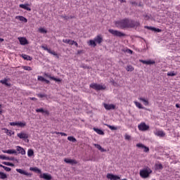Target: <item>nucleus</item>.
Here are the masks:
<instances>
[{
    "label": "nucleus",
    "mask_w": 180,
    "mask_h": 180,
    "mask_svg": "<svg viewBox=\"0 0 180 180\" xmlns=\"http://www.w3.org/2000/svg\"><path fill=\"white\" fill-rule=\"evenodd\" d=\"M115 26L119 29H129L134 27H139L140 22L129 18L122 19L115 22Z\"/></svg>",
    "instance_id": "f257e3e1"
},
{
    "label": "nucleus",
    "mask_w": 180,
    "mask_h": 180,
    "mask_svg": "<svg viewBox=\"0 0 180 180\" xmlns=\"http://www.w3.org/2000/svg\"><path fill=\"white\" fill-rule=\"evenodd\" d=\"M153 173V170L150 169V167H145L140 170L139 175L141 178H143V179H146V178H148L150 176V174Z\"/></svg>",
    "instance_id": "f03ea898"
},
{
    "label": "nucleus",
    "mask_w": 180,
    "mask_h": 180,
    "mask_svg": "<svg viewBox=\"0 0 180 180\" xmlns=\"http://www.w3.org/2000/svg\"><path fill=\"white\" fill-rule=\"evenodd\" d=\"M108 32L109 33L112 34V36H116L117 37H124V36H126V34L120 31H117L112 29L108 30Z\"/></svg>",
    "instance_id": "7ed1b4c3"
},
{
    "label": "nucleus",
    "mask_w": 180,
    "mask_h": 180,
    "mask_svg": "<svg viewBox=\"0 0 180 180\" xmlns=\"http://www.w3.org/2000/svg\"><path fill=\"white\" fill-rule=\"evenodd\" d=\"M89 86L90 88H91L92 89H95L96 91H102L103 89H106V86L98 84L96 83L91 84Z\"/></svg>",
    "instance_id": "20e7f679"
},
{
    "label": "nucleus",
    "mask_w": 180,
    "mask_h": 180,
    "mask_svg": "<svg viewBox=\"0 0 180 180\" xmlns=\"http://www.w3.org/2000/svg\"><path fill=\"white\" fill-rule=\"evenodd\" d=\"M138 129L140 131H147L150 129V126L147 125L146 122H141L138 125Z\"/></svg>",
    "instance_id": "39448f33"
},
{
    "label": "nucleus",
    "mask_w": 180,
    "mask_h": 180,
    "mask_svg": "<svg viewBox=\"0 0 180 180\" xmlns=\"http://www.w3.org/2000/svg\"><path fill=\"white\" fill-rule=\"evenodd\" d=\"M17 136L21 140H27V139H29V134L25 131L17 134Z\"/></svg>",
    "instance_id": "423d86ee"
},
{
    "label": "nucleus",
    "mask_w": 180,
    "mask_h": 180,
    "mask_svg": "<svg viewBox=\"0 0 180 180\" xmlns=\"http://www.w3.org/2000/svg\"><path fill=\"white\" fill-rule=\"evenodd\" d=\"M10 126H18V127H25V126H26V122H10Z\"/></svg>",
    "instance_id": "0eeeda50"
},
{
    "label": "nucleus",
    "mask_w": 180,
    "mask_h": 180,
    "mask_svg": "<svg viewBox=\"0 0 180 180\" xmlns=\"http://www.w3.org/2000/svg\"><path fill=\"white\" fill-rule=\"evenodd\" d=\"M107 179L110 180H119L120 179V176L115 175L113 174L108 173L107 174Z\"/></svg>",
    "instance_id": "6e6552de"
},
{
    "label": "nucleus",
    "mask_w": 180,
    "mask_h": 180,
    "mask_svg": "<svg viewBox=\"0 0 180 180\" xmlns=\"http://www.w3.org/2000/svg\"><path fill=\"white\" fill-rule=\"evenodd\" d=\"M64 162H66V164H70L71 165H75L78 164V162L76 160L69 158H65Z\"/></svg>",
    "instance_id": "1a4fd4ad"
},
{
    "label": "nucleus",
    "mask_w": 180,
    "mask_h": 180,
    "mask_svg": "<svg viewBox=\"0 0 180 180\" xmlns=\"http://www.w3.org/2000/svg\"><path fill=\"white\" fill-rule=\"evenodd\" d=\"M140 63H142V64H146V65H153V64H155V61L153 60H140Z\"/></svg>",
    "instance_id": "9d476101"
},
{
    "label": "nucleus",
    "mask_w": 180,
    "mask_h": 180,
    "mask_svg": "<svg viewBox=\"0 0 180 180\" xmlns=\"http://www.w3.org/2000/svg\"><path fill=\"white\" fill-rule=\"evenodd\" d=\"M18 40H19L20 44H21V46H26V44H29L27 39L25 37H18Z\"/></svg>",
    "instance_id": "9b49d317"
},
{
    "label": "nucleus",
    "mask_w": 180,
    "mask_h": 180,
    "mask_svg": "<svg viewBox=\"0 0 180 180\" xmlns=\"http://www.w3.org/2000/svg\"><path fill=\"white\" fill-rule=\"evenodd\" d=\"M136 147H138L139 148H143L144 153H148V151H150V148H148V147L144 146L143 143H137Z\"/></svg>",
    "instance_id": "f8f14e48"
},
{
    "label": "nucleus",
    "mask_w": 180,
    "mask_h": 180,
    "mask_svg": "<svg viewBox=\"0 0 180 180\" xmlns=\"http://www.w3.org/2000/svg\"><path fill=\"white\" fill-rule=\"evenodd\" d=\"M103 106L106 110H111V109H115L116 106L114 104H107L104 103Z\"/></svg>",
    "instance_id": "ddd939ff"
},
{
    "label": "nucleus",
    "mask_w": 180,
    "mask_h": 180,
    "mask_svg": "<svg viewBox=\"0 0 180 180\" xmlns=\"http://www.w3.org/2000/svg\"><path fill=\"white\" fill-rule=\"evenodd\" d=\"M17 172H18L19 174H22V175H26V176H32V174L25 172L24 170H22V169H16Z\"/></svg>",
    "instance_id": "4468645a"
},
{
    "label": "nucleus",
    "mask_w": 180,
    "mask_h": 180,
    "mask_svg": "<svg viewBox=\"0 0 180 180\" xmlns=\"http://www.w3.org/2000/svg\"><path fill=\"white\" fill-rule=\"evenodd\" d=\"M20 8H21L22 9H25V11H29L30 12V11H32V8H30V4H20L19 5Z\"/></svg>",
    "instance_id": "2eb2a0df"
},
{
    "label": "nucleus",
    "mask_w": 180,
    "mask_h": 180,
    "mask_svg": "<svg viewBox=\"0 0 180 180\" xmlns=\"http://www.w3.org/2000/svg\"><path fill=\"white\" fill-rule=\"evenodd\" d=\"M94 41L98 44H101V43L103 41V38L102 37V35H97L96 37H94Z\"/></svg>",
    "instance_id": "dca6fc26"
},
{
    "label": "nucleus",
    "mask_w": 180,
    "mask_h": 180,
    "mask_svg": "<svg viewBox=\"0 0 180 180\" xmlns=\"http://www.w3.org/2000/svg\"><path fill=\"white\" fill-rule=\"evenodd\" d=\"M39 178H42L43 179H46V180H51V175L44 173L39 176Z\"/></svg>",
    "instance_id": "f3484780"
},
{
    "label": "nucleus",
    "mask_w": 180,
    "mask_h": 180,
    "mask_svg": "<svg viewBox=\"0 0 180 180\" xmlns=\"http://www.w3.org/2000/svg\"><path fill=\"white\" fill-rule=\"evenodd\" d=\"M16 148L17 151H18V153L22 155H25L26 154V150H25V149L21 146H16Z\"/></svg>",
    "instance_id": "a211bd4d"
},
{
    "label": "nucleus",
    "mask_w": 180,
    "mask_h": 180,
    "mask_svg": "<svg viewBox=\"0 0 180 180\" xmlns=\"http://www.w3.org/2000/svg\"><path fill=\"white\" fill-rule=\"evenodd\" d=\"M15 19L20 20V22H24V23H27V19L22 15H17Z\"/></svg>",
    "instance_id": "6ab92c4d"
},
{
    "label": "nucleus",
    "mask_w": 180,
    "mask_h": 180,
    "mask_svg": "<svg viewBox=\"0 0 180 180\" xmlns=\"http://www.w3.org/2000/svg\"><path fill=\"white\" fill-rule=\"evenodd\" d=\"M139 100L141 101V102H143V105H145V106H148L149 105V102H148V99H146L143 97H140L139 98Z\"/></svg>",
    "instance_id": "aec40b11"
},
{
    "label": "nucleus",
    "mask_w": 180,
    "mask_h": 180,
    "mask_svg": "<svg viewBox=\"0 0 180 180\" xmlns=\"http://www.w3.org/2000/svg\"><path fill=\"white\" fill-rule=\"evenodd\" d=\"M45 77H47V78H50V79H53V81H56V82H61V79H57L54 77H51V75H50L45 73Z\"/></svg>",
    "instance_id": "412c9836"
},
{
    "label": "nucleus",
    "mask_w": 180,
    "mask_h": 180,
    "mask_svg": "<svg viewBox=\"0 0 180 180\" xmlns=\"http://www.w3.org/2000/svg\"><path fill=\"white\" fill-rule=\"evenodd\" d=\"M93 130L94 131H96V133H97V134H100V136H103V135H105V132H103V131H102V129H98V128H93Z\"/></svg>",
    "instance_id": "4be33fe9"
},
{
    "label": "nucleus",
    "mask_w": 180,
    "mask_h": 180,
    "mask_svg": "<svg viewBox=\"0 0 180 180\" xmlns=\"http://www.w3.org/2000/svg\"><path fill=\"white\" fill-rule=\"evenodd\" d=\"M95 147L99 150L100 151H101V153H106V149L102 148V146H101V145L99 144H94Z\"/></svg>",
    "instance_id": "5701e85b"
},
{
    "label": "nucleus",
    "mask_w": 180,
    "mask_h": 180,
    "mask_svg": "<svg viewBox=\"0 0 180 180\" xmlns=\"http://www.w3.org/2000/svg\"><path fill=\"white\" fill-rule=\"evenodd\" d=\"M3 153H4V154H16V151L15 150H3Z\"/></svg>",
    "instance_id": "b1692460"
},
{
    "label": "nucleus",
    "mask_w": 180,
    "mask_h": 180,
    "mask_svg": "<svg viewBox=\"0 0 180 180\" xmlns=\"http://www.w3.org/2000/svg\"><path fill=\"white\" fill-rule=\"evenodd\" d=\"M21 57L24 59V60H27V61H32V57H30L28 55L26 54H22Z\"/></svg>",
    "instance_id": "393cba45"
},
{
    "label": "nucleus",
    "mask_w": 180,
    "mask_h": 180,
    "mask_svg": "<svg viewBox=\"0 0 180 180\" xmlns=\"http://www.w3.org/2000/svg\"><path fill=\"white\" fill-rule=\"evenodd\" d=\"M89 46H92L93 47H96V42L95 39H90L88 42Z\"/></svg>",
    "instance_id": "a878e982"
},
{
    "label": "nucleus",
    "mask_w": 180,
    "mask_h": 180,
    "mask_svg": "<svg viewBox=\"0 0 180 180\" xmlns=\"http://www.w3.org/2000/svg\"><path fill=\"white\" fill-rule=\"evenodd\" d=\"M30 171H33L34 172H37V174H41V170L37 167H30Z\"/></svg>",
    "instance_id": "bb28decb"
},
{
    "label": "nucleus",
    "mask_w": 180,
    "mask_h": 180,
    "mask_svg": "<svg viewBox=\"0 0 180 180\" xmlns=\"http://www.w3.org/2000/svg\"><path fill=\"white\" fill-rule=\"evenodd\" d=\"M0 160H7L8 161H13V158H11L9 157H6L4 155H0Z\"/></svg>",
    "instance_id": "cd10ccee"
},
{
    "label": "nucleus",
    "mask_w": 180,
    "mask_h": 180,
    "mask_svg": "<svg viewBox=\"0 0 180 180\" xmlns=\"http://www.w3.org/2000/svg\"><path fill=\"white\" fill-rule=\"evenodd\" d=\"M0 83L3 84L4 85H6V86H11V84L8 83V79H4L3 80H1Z\"/></svg>",
    "instance_id": "c85d7f7f"
},
{
    "label": "nucleus",
    "mask_w": 180,
    "mask_h": 180,
    "mask_svg": "<svg viewBox=\"0 0 180 180\" xmlns=\"http://www.w3.org/2000/svg\"><path fill=\"white\" fill-rule=\"evenodd\" d=\"M38 32L42 34H46L47 33V30H46L44 27H39Z\"/></svg>",
    "instance_id": "c756f323"
},
{
    "label": "nucleus",
    "mask_w": 180,
    "mask_h": 180,
    "mask_svg": "<svg viewBox=\"0 0 180 180\" xmlns=\"http://www.w3.org/2000/svg\"><path fill=\"white\" fill-rule=\"evenodd\" d=\"M134 105L138 108L139 109H144V107H143V105H141L138 101H134Z\"/></svg>",
    "instance_id": "7c9ffc66"
},
{
    "label": "nucleus",
    "mask_w": 180,
    "mask_h": 180,
    "mask_svg": "<svg viewBox=\"0 0 180 180\" xmlns=\"http://www.w3.org/2000/svg\"><path fill=\"white\" fill-rule=\"evenodd\" d=\"M145 29H148V30H152V32H158L157 28L153 27L145 26Z\"/></svg>",
    "instance_id": "2f4dec72"
},
{
    "label": "nucleus",
    "mask_w": 180,
    "mask_h": 180,
    "mask_svg": "<svg viewBox=\"0 0 180 180\" xmlns=\"http://www.w3.org/2000/svg\"><path fill=\"white\" fill-rule=\"evenodd\" d=\"M6 178H8V176L6 175V174L0 172V179H6Z\"/></svg>",
    "instance_id": "473e14b6"
},
{
    "label": "nucleus",
    "mask_w": 180,
    "mask_h": 180,
    "mask_svg": "<svg viewBox=\"0 0 180 180\" xmlns=\"http://www.w3.org/2000/svg\"><path fill=\"white\" fill-rule=\"evenodd\" d=\"M27 155L28 157H33V155H34V152L33 151V150L29 149L27 150Z\"/></svg>",
    "instance_id": "72a5a7b5"
},
{
    "label": "nucleus",
    "mask_w": 180,
    "mask_h": 180,
    "mask_svg": "<svg viewBox=\"0 0 180 180\" xmlns=\"http://www.w3.org/2000/svg\"><path fill=\"white\" fill-rule=\"evenodd\" d=\"M68 140L69 141H72V143H75L77 142V139L75 138H74V136H68Z\"/></svg>",
    "instance_id": "f704fd0d"
},
{
    "label": "nucleus",
    "mask_w": 180,
    "mask_h": 180,
    "mask_svg": "<svg viewBox=\"0 0 180 180\" xmlns=\"http://www.w3.org/2000/svg\"><path fill=\"white\" fill-rule=\"evenodd\" d=\"M105 126H107V127H108V129H110V130H117V127H113L112 125H109L108 124H105Z\"/></svg>",
    "instance_id": "c9c22d12"
},
{
    "label": "nucleus",
    "mask_w": 180,
    "mask_h": 180,
    "mask_svg": "<svg viewBox=\"0 0 180 180\" xmlns=\"http://www.w3.org/2000/svg\"><path fill=\"white\" fill-rule=\"evenodd\" d=\"M2 164H4V165H8V167H15L13 163H11L9 162H3Z\"/></svg>",
    "instance_id": "e433bc0d"
},
{
    "label": "nucleus",
    "mask_w": 180,
    "mask_h": 180,
    "mask_svg": "<svg viewBox=\"0 0 180 180\" xmlns=\"http://www.w3.org/2000/svg\"><path fill=\"white\" fill-rule=\"evenodd\" d=\"M167 75L168 77H175V75H176V72H175L174 71L169 72H167Z\"/></svg>",
    "instance_id": "4c0bfd02"
},
{
    "label": "nucleus",
    "mask_w": 180,
    "mask_h": 180,
    "mask_svg": "<svg viewBox=\"0 0 180 180\" xmlns=\"http://www.w3.org/2000/svg\"><path fill=\"white\" fill-rule=\"evenodd\" d=\"M3 130H5V133L7 134V136H12V132L9 131V129L4 128Z\"/></svg>",
    "instance_id": "58836bf2"
},
{
    "label": "nucleus",
    "mask_w": 180,
    "mask_h": 180,
    "mask_svg": "<svg viewBox=\"0 0 180 180\" xmlns=\"http://www.w3.org/2000/svg\"><path fill=\"white\" fill-rule=\"evenodd\" d=\"M49 54H52V56H55L56 57H57V58H58V54H57V53L54 51H51V49L49 51Z\"/></svg>",
    "instance_id": "ea45409f"
},
{
    "label": "nucleus",
    "mask_w": 180,
    "mask_h": 180,
    "mask_svg": "<svg viewBox=\"0 0 180 180\" xmlns=\"http://www.w3.org/2000/svg\"><path fill=\"white\" fill-rule=\"evenodd\" d=\"M127 71H128V72L134 71V68H133V66H131V65H128L127 67Z\"/></svg>",
    "instance_id": "a19ab883"
},
{
    "label": "nucleus",
    "mask_w": 180,
    "mask_h": 180,
    "mask_svg": "<svg viewBox=\"0 0 180 180\" xmlns=\"http://www.w3.org/2000/svg\"><path fill=\"white\" fill-rule=\"evenodd\" d=\"M158 136H159V137H165V132H164L162 131H159Z\"/></svg>",
    "instance_id": "79ce46f5"
},
{
    "label": "nucleus",
    "mask_w": 180,
    "mask_h": 180,
    "mask_svg": "<svg viewBox=\"0 0 180 180\" xmlns=\"http://www.w3.org/2000/svg\"><path fill=\"white\" fill-rule=\"evenodd\" d=\"M23 70H25V71H32V68L30 66H23Z\"/></svg>",
    "instance_id": "37998d69"
},
{
    "label": "nucleus",
    "mask_w": 180,
    "mask_h": 180,
    "mask_svg": "<svg viewBox=\"0 0 180 180\" xmlns=\"http://www.w3.org/2000/svg\"><path fill=\"white\" fill-rule=\"evenodd\" d=\"M37 96H38V98H47V95L41 94H37Z\"/></svg>",
    "instance_id": "c03bdc74"
},
{
    "label": "nucleus",
    "mask_w": 180,
    "mask_h": 180,
    "mask_svg": "<svg viewBox=\"0 0 180 180\" xmlns=\"http://www.w3.org/2000/svg\"><path fill=\"white\" fill-rule=\"evenodd\" d=\"M38 81H41V82H44V81H46V79L42 76H38Z\"/></svg>",
    "instance_id": "a18cd8bd"
},
{
    "label": "nucleus",
    "mask_w": 180,
    "mask_h": 180,
    "mask_svg": "<svg viewBox=\"0 0 180 180\" xmlns=\"http://www.w3.org/2000/svg\"><path fill=\"white\" fill-rule=\"evenodd\" d=\"M54 134H60L61 136H67V134H65L64 132H57V131H55Z\"/></svg>",
    "instance_id": "49530a36"
},
{
    "label": "nucleus",
    "mask_w": 180,
    "mask_h": 180,
    "mask_svg": "<svg viewBox=\"0 0 180 180\" xmlns=\"http://www.w3.org/2000/svg\"><path fill=\"white\" fill-rule=\"evenodd\" d=\"M36 112L37 113L40 112V113H43L44 112V110L43 108H38L36 110Z\"/></svg>",
    "instance_id": "de8ad7c7"
},
{
    "label": "nucleus",
    "mask_w": 180,
    "mask_h": 180,
    "mask_svg": "<svg viewBox=\"0 0 180 180\" xmlns=\"http://www.w3.org/2000/svg\"><path fill=\"white\" fill-rule=\"evenodd\" d=\"M124 138H125V140H130V139H131V136H130V135L127 134H125Z\"/></svg>",
    "instance_id": "09e8293b"
},
{
    "label": "nucleus",
    "mask_w": 180,
    "mask_h": 180,
    "mask_svg": "<svg viewBox=\"0 0 180 180\" xmlns=\"http://www.w3.org/2000/svg\"><path fill=\"white\" fill-rule=\"evenodd\" d=\"M70 41H71V39H63V42L66 43V44H69Z\"/></svg>",
    "instance_id": "8fccbe9b"
},
{
    "label": "nucleus",
    "mask_w": 180,
    "mask_h": 180,
    "mask_svg": "<svg viewBox=\"0 0 180 180\" xmlns=\"http://www.w3.org/2000/svg\"><path fill=\"white\" fill-rule=\"evenodd\" d=\"M4 169L7 172H10V171H11L12 169H11V167H8L5 166Z\"/></svg>",
    "instance_id": "3c124183"
},
{
    "label": "nucleus",
    "mask_w": 180,
    "mask_h": 180,
    "mask_svg": "<svg viewBox=\"0 0 180 180\" xmlns=\"http://www.w3.org/2000/svg\"><path fill=\"white\" fill-rule=\"evenodd\" d=\"M42 49L47 51L48 53L50 51V49H49L47 46H42Z\"/></svg>",
    "instance_id": "603ef678"
},
{
    "label": "nucleus",
    "mask_w": 180,
    "mask_h": 180,
    "mask_svg": "<svg viewBox=\"0 0 180 180\" xmlns=\"http://www.w3.org/2000/svg\"><path fill=\"white\" fill-rule=\"evenodd\" d=\"M126 52H127V53H129V54H133V51H132L131 49H127L126 50Z\"/></svg>",
    "instance_id": "864d4df0"
},
{
    "label": "nucleus",
    "mask_w": 180,
    "mask_h": 180,
    "mask_svg": "<svg viewBox=\"0 0 180 180\" xmlns=\"http://www.w3.org/2000/svg\"><path fill=\"white\" fill-rule=\"evenodd\" d=\"M43 113H45V115H47V116L50 115V112H49V110H44Z\"/></svg>",
    "instance_id": "5fc2aeb1"
},
{
    "label": "nucleus",
    "mask_w": 180,
    "mask_h": 180,
    "mask_svg": "<svg viewBox=\"0 0 180 180\" xmlns=\"http://www.w3.org/2000/svg\"><path fill=\"white\" fill-rule=\"evenodd\" d=\"M131 5H137L136 1H130Z\"/></svg>",
    "instance_id": "6e6d98bb"
},
{
    "label": "nucleus",
    "mask_w": 180,
    "mask_h": 180,
    "mask_svg": "<svg viewBox=\"0 0 180 180\" xmlns=\"http://www.w3.org/2000/svg\"><path fill=\"white\" fill-rule=\"evenodd\" d=\"M74 43H75V41L70 40L69 44H70V46H73Z\"/></svg>",
    "instance_id": "4d7b16f0"
},
{
    "label": "nucleus",
    "mask_w": 180,
    "mask_h": 180,
    "mask_svg": "<svg viewBox=\"0 0 180 180\" xmlns=\"http://www.w3.org/2000/svg\"><path fill=\"white\" fill-rule=\"evenodd\" d=\"M44 82H46V84H50V81L46 79L45 80H44Z\"/></svg>",
    "instance_id": "13d9d810"
},
{
    "label": "nucleus",
    "mask_w": 180,
    "mask_h": 180,
    "mask_svg": "<svg viewBox=\"0 0 180 180\" xmlns=\"http://www.w3.org/2000/svg\"><path fill=\"white\" fill-rule=\"evenodd\" d=\"M121 4L126 3V0H118Z\"/></svg>",
    "instance_id": "bf43d9fd"
},
{
    "label": "nucleus",
    "mask_w": 180,
    "mask_h": 180,
    "mask_svg": "<svg viewBox=\"0 0 180 180\" xmlns=\"http://www.w3.org/2000/svg\"><path fill=\"white\" fill-rule=\"evenodd\" d=\"M31 101H37V98H34V97H32L30 98Z\"/></svg>",
    "instance_id": "052dcab7"
},
{
    "label": "nucleus",
    "mask_w": 180,
    "mask_h": 180,
    "mask_svg": "<svg viewBox=\"0 0 180 180\" xmlns=\"http://www.w3.org/2000/svg\"><path fill=\"white\" fill-rule=\"evenodd\" d=\"M161 168H162V165L161 164H159L158 165V169H161Z\"/></svg>",
    "instance_id": "680f3d73"
},
{
    "label": "nucleus",
    "mask_w": 180,
    "mask_h": 180,
    "mask_svg": "<svg viewBox=\"0 0 180 180\" xmlns=\"http://www.w3.org/2000/svg\"><path fill=\"white\" fill-rule=\"evenodd\" d=\"M74 44L76 47H78V43H77V41H75Z\"/></svg>",
    "instance_id": "e2e57ef3"
},
{
    "label": "nucleus",
    "mask_w": 180,
    "mask_h": 180,
    "mask_svg": "<svg viewBox=\"0 0 180 180\" xmlns=\"http://www.w3.org/2000/svg\"><path fill=\"white\" fill-rule=\"evenodd\" d=\"M176 108H180V104H176Z\"/></svg>",
    "instance_id": "0e129e2a"
},
{
    "label": "nucleus",
    "mask_w": 180,
    "mask_h": 180,
    "mask_svg": "<svg viewBox=\"0 0 180 180\" xmlns=\"http://www.w3.org/2000/svg\"><path fill=\"white\" fill-rule=\"evenodd\" d=\"M0 167H1V168H4V169L5 166H4V165H0Z\"/></svg>",
    "instance_id": "69168bd1"
},
{
    "label": "nucleus",
    "mask_w": 180,
    "mask_h": 180,
    "mask_svg": "<svg viewBox=\"0 0 180 180\" xmlns=\"http://www.w3.org/2000/svg\"><path fill=\"white\" fill-rule=\"evenodd\" d=\"M0 41H4V39H2V38H0Z\"/></svg>",
    "instance_id": "338daca9"
},
{
    "label": "nucleus",
    "mask_w": 180,
    "mask_h": 180,
    "mask_svg": "<svg viewBox=\"0 0 180 180\" xmlns=\"http://www.w3.org/2000/svg\"><path fill=\"white\" fill-rule=\"evenodd\" d=\"M0 115H2V110L0 109Z\"/></svg>",
    "instance_id": "774afa93"
}]
</instances>
